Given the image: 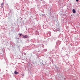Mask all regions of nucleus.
<instances>
[{"mask_svg": "<svg viewBox=\"0 0 80 80\" xmlns=\"http://www.w3.org/2000/svg\"><path fill=\"white\" fill-rule=\"evenodd\" d=\"M18 72L17 71H15L14 72V74H15V75H17V74H18Z\"/></svg>", "mask_w": 80, "mask_h": 80, "instance_id": "nucleus-1", "label": "nucleus"}, {"mask_svg": "<svg viewBox=\"0 0 80 80\" xmlns=\"http://www.w3.org/2000/svg\"><path fill=\"white\" fill-rule=\"evenodd\" d=\"M23 37L24 38H27V37H28V36L25 35V36H24Z\"/></svg>", "mask_w": 80, "mask_h": 80, "instance_id": "nucleus-2", "label": "nucleus"}, {"mask_svg": "<svg viewBox=\"0 0 80 80\" xmlns=\"http://www.w3.org/2000/svg\"><path fill=\"white\" fill-rule=\"evenodd\" d=\"M72 12H73V13H76V11H75V9H73L72 10Z\"/></svg>", "mask_w": 80, "mask_h": 80, "instance_id": "nucleus-3", "label": "nucleus"}, {"mask_svg": "<svg viewBox=\"0 0 80 80\" xmlns=\"http://www.w3.org/2000/svg\"><path fill=\"white\" fill-rule=\"evenodd\" d=\"M1 7H3V3H1Z\"/></svg>", "mask_w": 80, "mask_h": 80, "instance_id": "nucleus-4", "label": "nucleus"}, {"mask_svg": "<svg viewBox=\"0 0 80 80\" xmlns=\"http://www.w3.org/2000/svg\"><path fill=\"white\" fill-rule=\"evenodd\" d=\"M22 34H19V35L20 36H22Z\"/></svg>", "mask_w": 80, "mask_h": 80, "instance_id": "nucleus-5", "label": "nucleus"}, {"mask_svg": "<svg viewBox=\"0 0 80 80\" xmlns=\"http://www.w3.org/2000/svg\"><path fill=\"white\" fill-rule=\"evenodd\" d=\"M76 1L77 2H78V0H76Z\"/></svg>", "mask_w": 80, "mask_h": 80, "instance_id": "nucleus-6", "label": "nucleus"}]
</instances>
